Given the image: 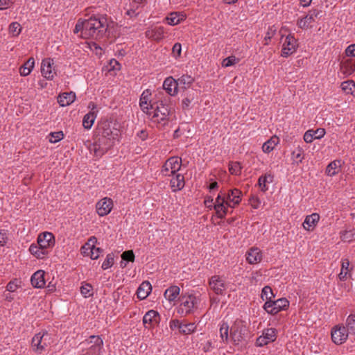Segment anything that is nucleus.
Instances as JSON below:
<instances>
[{
  "label": "nucleus",
  "instance_id": "1",
  "mask_svg": "<svg viewBox=\"0 0 355 355\" xmlns=\"http://www.w3.org/2000/svg\"><path fill=\"white\" fill-rule=\"evenodd\" d=\"M107 31V18L92 16L89 19H86L85 38L100 40L105 36Z\"/></svg>",
  "mask_w": 355,
  "mask_h": 355
},
{
  "label": "nucleus",
  "instance_id": "35",
  "mask_svg": "<svg viewBox=\"0 0 355 355\" xmlns=\"http://www.w3.org/2000/svg\"><path fill=\"white\" fill-rule=\"evenodd\" d=\"M229 329L230 327L227 322H223L220 326L219 334L221 338V342L224 344H227L230 340L229 337Z\"/></svg>",
  "mask_w": 355,
  "mask_h": 355
},
{
  "label": "nucleus",
  "instance_id": "40",
  "mask_svg": "<svg viewBox=\"0 0 355 355\" xmlns=\"http://www.w3.org/2000/svg\"><path fill=\"white\" fill-rule=\"evenodd\" d=\"M268 178H270V181L272 182L273 175L271 174H266L259 178L258 185L261 188V191L266 192L268 190L266 183L268 182Z\"/></svg>",
  "mask_w": 355,
  "mask_h": 355
},
{
  "label": "nucleus",
  "instance_id": "63",
  "mask_svg": "<svg viewBox=\"0 0 355 355\" xmlns=\"http://www.w3.org/2000/svg\"><path fill=\"white\" fill-rule=\"evenodd\" d=\"M345 54L348 57H355V44H351L347 47Z\"/></svg>",
  "mask_w": 355,
  "mask_h": 355
},
{
  "label": "nucleus",
  "instance_id": "56",
  "mask_svg": "<svg viewBox=\"0 0 355 355\" xmlns=\"http://www.w3.org/2000/svg\"><path fill=\"white\" fill-rule=\"evenodd\" d=\"M9 31L13 35H18L21 31V26L18 22H12L9 26Z\"/></svg>",
  "mask_w": 355,
  "mask_h": 355
},
{
  "label": "nucleus",
  "instance_id": "14",
  "mask_svg": "<svg viewBox=\"0 0 355 355\" xmlns=\"http://www.w3.org/2000/svg\"><path fill=\"white\" fill-rule=\"evenodd\" d=\"M198 92L196 89H187L186 92H182V108L188 110L190 108L191 104L196 101L198 99Z\"/></svg>",
  "mask_w": 355,
  "mask_h": 355
},
{
  "label": "nucleus",
  "instance_id": "52",
  "mask_svg": "<svg viewBox=\"0 0 355 355\" xmlns=\"http://www.w3.org/2000/svg\"><path fill=\"white\" fill-rule=\"evenodd\" d=\"M121 259L126 262H133L135 261V254L132 250H125L121 254Z\"/></svg>",
  "mask_w": 355,
  "mask_h": 355
},
{
  "label": "nucleus",
  "instance_id": "7",
  "mask_svg": "<svg viewBox=\"0 0 355 355\" xmlns=\"http://www.w3.org/2000/svg\"><path fill=\"white\" fill-rule=\"evenodd\" d=\"M182 159L178 157H171L164 163L162 168L163 175H175L181 168Z\"/></svg>",
  "mask_w": 355,
  "mask_h": 355
},
{
  "label": "nucleus",
  "instance_id": "29",
  "mask_svg": "<svg viewBox=\"0 0 355 355\" xmlns=\"http://www.w3.org/2000/svg\"><path fill=\"white\" fill-rule=\"evenodd\" d=\"M262 258L261 251L258 248H251L247 253L246 259L250 264L261 261Z\"/></svg>",
  "mask_w": 355,
  "mask_h": 355
},
{
  "label": "nucleus",
  "instance_id": "16",
  "mask_svg": "<svg viewBox=\"0 0 355 355\" xmlns=\"http://www.w3.org/2000/svg\"><path fill=\"white\" fill-rule=\"evenodd\" d=\"M160 315L155 310L148 311L143 318V323L146 328H151L159 322Z\"/></svg>",
  "mask_w": 355,
  "mask_h": 355
},
{
  "label": "nucleus",
  "instance_id": "57",
  "mask_svg": "<svg viewBox=\"0 0 355 355\" xmlns=\"http://www.w3.org/2000/svg\"><path fill=\"white\" fill-rule=\"evenodd\" d=\"M20 283H21V282L19 279H15L10 281L7 284L6 288L10 292H14L19 286Z\"/></svg>",
  "mask_w": 355,
  "mask_h": 355
},
{
  "label": "nucleus",
  "instance_id": "41",
  "mask_svg": "<svg viewBox=\"0 0 355 355\" xmlns=\"http://www.w3.org/2000/svg\"><path fill=\"white\" fill-rule=\"evenodd\" d=\"M196 325L194 323H183L180 329V334L183 335H189L196 331Z\"/></svg>",
  "mask_w": 355,
  "mask_h": 355
},
{
  "label": "nucleus",
  "instance_id": "47",
  "mask_svg": "<svg viewBox=\"0 0 355 355\" xmlns=\"http://www.w3.org/2000/svg\"><path fill=\"white\" fill-rule=\"evenodd\" d=\"M91 341L90 343H94L91 347L90 349H98L100 350L101 347L103 345V340L99 337L96 336H90Z\"/></svg>",
  "mask_w": 355,
  "mask_h": 355
},
{
  "label": "nucleus",
  "instance_id": "43",
  "mask_svg": "<svg viewBox=\"0 0 355 355\" xmlns=\"http://www.w3.org/2000/svg\"><path fill=\"white\" fill-rule=\"evenodd\" d=\"M261 297L266 302L272 300V298L275 297L272 290L269 286H266L262 288Z\"/></svg>",
  "mask_w": 355,
  "mask_h": 355
},
{
  "label": "nucleus",
  "instance_id": "33",
  "mask_svg": "<svg viewBox=\"0 0 355 355\" xmlns=\"http://www.w3.org/2000/svg\"><path fill=\"white\" fill-rule=\"evenodd\" d=\"M241 191L237 189L230 190V193L227 195V201L231 204L233 202L232 206H235L239 204L241 200Z\"/></svg>",
  "mask_w": 355,
  "mask_h": 355
},
{
  "label": "nucleus",
  "instance_id": "6",
  "mask_svg": "<svg viewBox=\"0 0 355 355\" xmlns=\"http://www.w3.org/2000/svg\"><path fill=\"white\" fill-rule=\"evenodd\" d=\"M112 123L105 121L98 125L97 128V135L110 140H116L119 135V130L116 128L112 127Z\"/></svg>",
  "mask_w": 355,
  "mask_h": 355
},
{
  "label": "nucleus",
  "instance_id": "31",
  "mask_svg": "<svg viewBox=\"0 0 355 355\" xmlns=\"http://www.w3.org/2000/svg\"><path fill=\"white\" fill-rule=\"evenodd\" d=\"M180 291L178 286H171L165 291L164 295L168 301L172 302L180 295Z\"/></svg>",
  "mask_w": 355,
  "mask_h": 355
},
{
  "label": "nucleus",
  "instance_id": "21",
  "mask_svg": "<svg viewBox=\"0 0 355 355\" xmlns=\"http://www.w3.org/2000/svg\"><path fill=\"white\" fill-rule=\"evenodd\" d=\"M45 272L44 270H39L36 271L31 277V282L33 287L37 288H43L46 282L44 279Z\"/></svg>",
  "mask_w": 355,
  "mask_h": 355
},
{
  "label": "nucleus",
  "instance_id": "37",
  "mask_svg": "<svg viewBox=\"0 0 355 355\" xmlns=\"http://www.w3.org/2000/svg\"><path fill=\"white\" fill-rule=\"evenodd\" d=\"M96 114L94 112H89L86 114L83 120V125L85 129H90L94 123L96 119Z\"/></svg>",
  "mask_w": 355,
  "mask_h": 355
},
{
  "label": "nucleus",
  "instance_id": "54",
  "mask_svg": "<svg viewBox=\"0 0 355 355\" xmlns=\"http://www.w3.org/2000/svg\"><path fill=\"white\" fill-rule=\"evenodd\" d=\"M92 286L89 284H86L80 287L81 294L85 297H89L93 295L92 293Z\"/></svg>",
  "mask_w": 355,
  "mask_h": 355
},
{
  "label": "nucleus",
  "instance_id": "61",
  "mask_svg": "<svg viewBox=\"0 0 355 355\" xmlns=\"http://www.w3.org/2000/svg\"><path fill=\"white\" fill-rule=\"evenodd\" d=\"M313 130H307L305 133H304V140L306 142V143H311L313 139H315L314 137H313Z\"/></svg>",
  "mask_w": 355,
  "mask_h": 355
},
{
  "label": "nucleus",
  "instance_id": "3",
  "mask_svg": "<svg viewBox=\"0 0 355 355\" xmlns=\"http://www.w3.org/2000/svg\"><path fill=\"white\" fill-rule=\"evenodd\" d=\"M230 335L234 345L247 343L250 338V333L246 322L241 319H236L230 328Z\"/></svg>",
  "mask_w": 355,
  "mask_h": 355
},
{
  "label": "nucleus",
  "instance_id": "62",
  "mask_svg": "<svg viewBox=\"0 0 355 355\" xmlns=\"http://www.w3.org/2000/svg\"><path fill=\"white\" fill-rule=\"evenodd\" d=\"M326 132L324 128H318L315 130H313V137L315 139H320L323 137L325 135Z\"/></svg>",
  "mask_w": 355,
  "mask_h": 355
},
{
  "label": "nucleus",
  "instance_id": "19",
  "mask_svg": "<svg viewBox=\"0 0 355 355\" xmlns=\"http://www.w3.org/2000/svg\"><path fill=\"white\" fill-rule=\"evenodd\" d=\"M164 27L158 26L154 27L152 28H148L145 32V35L147 38L155 40L156 42H159L164 37Z\"/></svg>",
  "mask_w": 355,
  "mask_h": 355
},
{
  "label": "nucleus",
  "instance_id": "18",
  "mask_svg": "<svg viewBox=\"0 0 355 355\" xmlns=\"http://www.w3.org/2000/svg\"><path fill=\"white\" fill-rule=\"evenodd\" d=\"M209 284L216 295H223L225 286L224 281L218 275H214L209 279Z\"/></svg>",
  "mask_w": 355,
  "mask_h": 355
},
{
  "label": "nucleus",
  "instance_id": "30",
  "mask_svg": "<svg viewBox=\"0 0 355 355\" xmlns=\"http://www.w3.org/2000/svg\"><path fill=\"white\" fill-rule=\"evenodd\" d=\"M228 207H234L227 200L223 199L220 203L214 204V208L216 211V214L219 218H225L227 212V208L225 207L224 204Z\"/></svg>",
  "mask_w": 355,
  "mask_h": 355
},
{
  "label": "nucleus",
  "instance_id": "32",
  "mask_svg": "<svg viewBox=\"0 0 355 355\" xmlns=\"http://www.w3.org/2000/svg\"><path fill=\"white\" fill-rule=\"evenodd\" d=\"M35 60L33 58H30L21 67L19 72L21 76H26L29 75L34 68Z\"/></svg>",
  "mask_w": 355,
  "mask_h": 355
},
{
  "label": "nucleus",
  "instance_id": "27",
  "mask_svg": "<svg viewBox=\"0 0 355 355\" xmlns=\"http://www.w3.org/2000/svg\"><path fill=\"white\" fill-rule=\"evenodd\" d=\"M184 178L182 174H176L171 180V187L173 192L182 190L184 187Z\"/></svg>",
  "mask_w": 355,
  "mask_h": 355
},
{
  "label": "nucleus",
  "instance_id": "36",
  "mask_svg": "<svg viewBox=\"0 0 355 355\" xmlns=\"http://www.w3.org/2000/svg\"><path fill=\"white\" fill-rule=\"evenodd\" d=\"M279 142V138L276 136L271 137L269 140L265 142L262 146V150L264 153L271 152Z\"/></svg>",
  "mask_w": 355,
  "mask_h": 355
},
{
  "label": "nucleus",
  "instance_id": "12",
  "mask_svg": "<svg viewBox=\"0 0 355 355\" xmlns=\"http://www.w3.org/2000/svg\"><path fill=\"white\" fill-rule=\"evenodd\" d=\"M113 207V201L110 198H103L96 205V209L100 216H107L110 213Z\"/></svg>",
  "mask_w": 355,
  "mask_h": 355
},
{
  "label": "nucleus",
  "instance_id": "13",
  "mask_svg": "<svg viewBox=\"0 0 355 355\" xmlns=\"http://www.w3.org/2000/svg\"><path fill=\"white\" fill-rule=\"evenodd\" d=\"M37 244L44 250L52 248L55 245V237L51 232H45L39 234Z\"/></svg>",
  "mask_w": 355,
  "mask_h": 355
},
{
  "label": "nucleus",
  "instance_id": "28",
  "mask_svg": "<svg viewBox=\"0 0 355 355\" xmlns=\"http://www.w3.org/2000/svg\"><path fill=\"white\" fill-rule=\"evenodd\" d=\"M29 252L37 259H44L49 254L47 250L43 249V248L40 246L37 243L31 244L29 248Z\"/></svg>",
  "mask_w": 355,
  "mask_h": 355
},
{
  "label": "nucleus",
  "instance_id": "20",
  "mask_svg": "<svg viewBox=\"0 0 355 355\" xmlns=\"http://www.w3.org/2000/svg\"><path fill=\"white\" fill-rule=\"evenodd\" d=\"M194 78L189 75H182L178 79V90L180 92H186L187 89H194L191 86L194 82Z\"/></svg>",
  "mask_w": 355,
  "mask_h": 355
},
{
  "label": "nucleus",
  "instance_id": "64",
  "mask_svg": "<svg viewBox=\"0 0 355 355\" xmlns=\"http://www.w3.org/2000/svg\"><path fill=\"white\" fill-rule=\"evenodd\" d=\"M310 24L308 19H306V16L297 21V25L301 28H308Z\"/></svg>",
  "mask_w": 355,
  "mask_h": 355
},
{
  "label": "nucleus",
  "instance_id": "48",
  "mask_svg": "<svg viewBox=\"0 0 355 355\" xmlns=\"http://www.w3.org/2000/svg\"><path fill=\"white\" fill-rule=\"evenodd\" d=\"M349 265V262L347 259H345L342 263L341 271L338 275V277L341 281H344L347 278Z\"/></svg>",
  "mask_w": 355,
  "mask_h": 355
},
{
  "label": "nucleus",
  "instance_id": "60",
  "mask_svg": "<svg viewBox=\"0 0 355 355\" xmlns=\"http://www.w3.org/2000/svg\"><path fill=\"white\" fill-rule=\"evenodd\" d=\"M182 322H180V320H177V319L172 320L170 322V328L172 330L177 329L178 330L179 333L180 334V329L182 327Z\"/></svg>",
  "mask_w": 355,
  "mask_h": 355
},
{
  "label": "nucleus",
  "instance_id": "44",
  "mask_svg": "<svg viewBox=\"0 0 355 355\" xmlns=\"http://www.w3.org/2000/svg\"><path fill=\"white\" fill-rule=\"evenodd\" d=\"M323 17V12L321 10L318 9H312L309 13L306 15V19L310 23H312L315 21V18L321 19Z\"/></svg>",
  "mask_w": 355,
  "mask_h": 355
},
{
  "label": "nucleus",
  "instance_id": "26",
  "mask_svg": "<svg viewBox=\"0 0 355 355\" xmlns=\"http://www.w3.org/2000/svg\"><path fill=\"white\" fill-rule=\"evenodd\" d=\"M76 99V94L73 92H65L60 94L58 102L60 106L64 107L71 104Z\"/></svg>",
  "mask_w": 355,
  "mask_h": 355
},
{
  "label": "nucleus",
  "instance_id": "34",
  "mask_svg": "<svg viewBox=\"0 0 355 355\" xmlns=\"http://www.w3.org/2000/svg\"><path fill=\"white\" fill-rule=\"evenodd\" d=\"M341 166V160L336 159L329 164L326 168V173L329 176L335 175L338 173V168Z\"/></svg>",
  "mask_w": 355,
  "mask_h": 355
},
{
  "label": "nucleus",
  "instance_id": "11",
  "mask_svg": "<svg viewBox=\"0 0 355 355\" xmlns=\"http://www.w3.org/2000/svg\"><path fill=\"white\" fill-rule=\"evenodd\" d=\"M297 47V40L291 34H289L286 36L285 42L283 44L282 55L283 57L287 58L296 51Z\"/></svg>",
  "mask_w": 355,
  "mask_h": 355
},
{
  "label": "nucleus",
  "instance_id": "59",
  "mask_svg": "<svg viewBox=\"0 0 355 355\" xmlns=\"http://www.w3.org/2000/svg\"><path fill=\"white\" fill-rule=\"evenodd\" d=\"M182 52V46L180 43H175L172 49V53L173 56L177 58L180 57Z\"/></svg>",
  "mask_w": 355,
  "mask_h": 355
},
{
  "label": "nucleus",
  "instance_id": "23",
  "mask_svg": "<svg viewBox=\"0 0 355 355\" xmlns=\"http://www.w3.org/2000/svg\"><path fill=\"white\" fill-rule=\"evenodd\" d=\"M151 96V92L150 89H146L143 92L141 98H140V107L141 110L146 112L147 114L150 115L151 112H150V101L149 97Z\"/></svg>",
  "mask_w": 355,
  "mask_h": 355
},
{
  "label": "nucleus",
  "instance_id": "2",
  "mask_svg": "<svg viewBox=\"0 0 355 355\" xmlns=\"http://www.w3.org/2000/svg\"><path fill=\"white\" fill-rule=\"evenodd\" d=\"M153 110V118L160 117L161 121H164L171 114L174 108L171 103V98L168 96L164 98H157V101H150V111Z\"/></svg>",
  "mask_w": 355,
  "mask_h": 355
},
{
  "label": "nucleus",
  "instance_id": "49",
  "mask_svg": "<svg viewBox=\"0 0 355 355\" xmlns=\"http://www.w3.org/2000/svg\"><path fill=\"white\" fill-rule=\"evenodd\" d=\"M86 24V19L83 20L82 19H79L75 26L73 29L74 33H78V32H81L82 36L85 37V26Z\"/></svg>",
  "mask_w": 355,
  "mask_h": 355
},
{
  "label": "nucleus",
  "instance_id": "42",
  "mask_svg": "<svg viewBox=\"0 0 355 355\" xmlns=\"http://www.w3.org/2000/svg\"><path fill=\"white\" fill-rule=\"evenodd\" d=\"M341 240L344 242H351L355 240V228L350 230H345L340 232Z\"/></svg>",
  "mask_w": 355,
  "mask_h": 355
},
{
  "label": "nucleus",
  "instance_id": "53",
  "mask_svg": "<svg viewBox=\"0 0 355 355\" xmlns=\"http://www.w3.org/2000/svg\"><path fill=\"white\" fill-rule=\"evenodd\" d=\"M49 136V141L53 144L60 141L64 138V134L62 131L51 132Z\"/></svg>",
  "mask_w": 355,
  "mask_h": 355
},
{
  "label": "nucleus",
  "instance_id": "25",
  "mask_svg": "<svg viewBox=\"0 0 355 355\" xmlns=\"http://www.w3.org/2000/svg\"><path fill=\"white\" fill-rule=\"evenodd\" d=\"M44 334L38 333L34 336L32 338L31 345L33 349L35 352L41 354L45 349L46 344H42V338L44 337Z\"/></svg>",
  "mask_w": 355,
  "mask_h": 355
},
{
  "label": "nucleus",
  "instance_id": "55",
  "mask_svg": "<svg viewBox=\"0 0 355 355\" xmlns=\"http://www.w3.org/2000/svg\"><path fill=\"white\" fill-rule=\"evenodd\" d=\"M276 31H277V29L275 27V26H269L268 27V31H267L266 35V36L264 37V40L266 41L265 45H268V41H270L271 40V38L273 37V35L275 34Z\"/></svg>",
  "mask_w": 355,
  "mask_h": 355
},
{
  "label": "nucleus",
  "instance_id": "50",
  "mask_svg": "<svg viewBox=\"0 0 355 355\" xmlns=\"http://www.w3.org/2000/svg\"><path fill=\"white\" fill-rule=\"evenodd\" d=\"M239 62V59L234 55L229 56L225 58L222 62V67H229Z\"/></svg>",
  "mask_w": 355,
  "mask_h": 355
},
{
  "label": "nucleus",
  "instance_id": "8",
  "mask_svg": "<svg viewBox=\"0 0 355 355\" xmlns=\"http://www.w3.org/2000/svg\"><path fill=\"white\" fill-rule=\"evenodd\" d=\"M114 141V140H110L108 138L97 135V138L93 144L95 155L96 156L103 155L113 146Z\"/></svg>",
  "mask_w": 355,
  "mask_h": 355
},
{
  "label": "nucleus",
  "instance_id": "10",
  "mask_svg": "<svg viewBox=\"0 0 355 355\" xmlns=\"http://www.w3.org/2000/svg\"><path fill=\"white\" fill-rule=\"evenodd\" d=\"M277 338V330L270 328L264 330L263 334L258 337L256 340V346L263 347L270 343L275 341Z\"/></svg>",
  "mask_w": 355,
  "mask_h": 355
},
{
  "label": "nucleus",
  "instance_id": "17",
  "mask_svg": "<svg viewBox=\"0 0 355 355\" xmlns=\"http://www.w3.org/2000/svg\"><path fill=\"white\" fill-rule=\"evenodd\" d=\"M163 88L170 96H175L179 91L178 80L171 76L166 78L164 81Z\"/></svg>",
  "mask_w": 355,
  "mask_h": 355
},
{
  "label": "nucleus",
  "instance_id": "9",
  "mask_svg": "<svg viewBox=\"0 0 355 355\" xmlns=\"http://www.w3.org/2000/svg\"><path fill=\"white\" fill-rule=\"evenodd\" d=\"M349 333L343 325H336L331 329V340L336 345H341L345 343Z\"/></svg>",
  "mask_w": 355,
  "mask_h": 355
},
{
  "label": "nucleus",
  "instance_id": "58",
  "mask_svg": "<svg viewBox=\"0 0 355 355\" xmlns=\"http://www.w3.org/2000/svg\"><path fill=\"white\" fill-rule=\"evenodd\" d=\"M89 252H91L90 258L92 259H97L100 254L103 252V250L100 248L92 247Z\"/></svg>",
  "mask_w": 355,
  "mask_h": 355
},
{
  "label": "nucleus",
  "instance_id": "38",
  "mask_svg": "<svg viewBox=\"0 0 355 355\" xmlns=\"http://www.w3.org/2000/svg\"><path fill=\"white\" fill-rule=\"evenodd\" d=\"M340 87L342 90L347 94L354 95V93L355 92V82L354 80H348L344 81L341 83Z\"/></svg>",
  "mask_w": 355,
  "mask_h": 355
},
{
  "label": "nucleus",
  "instance_id": "4",
  "mask_svg": "<svg viewBox=\"0 0 355 355\" xmlns=\"http://www.w3.org/2000/svg\"><path fill=\"white\" fill-rule=\"evenodd\" d=\"M179 300L180 305L178 312L181 314H184L185 315L193 313V309L198 303V299L193 294H182L179 297Z\"/></svg>",
  "mask_w": 355,
  "mask_h": 355
},
{
  "label": "nucleus",
  "instance_id": "45",
  "mask_svg": "<svg viewBox=\"0 0 355 355\" xmlns=\"http://www.w3.org/2000/svg\"><path fill=\"white\" fill-rule=\"evenodd\" d=\"M346 329L349 334L355 335V315H349L346 320Z\"/></svg>",
  "mask_w": 355,
  "mask_h": 355
},
{
  "label": "nucleus",
  "instance_id": "51",
  "mask_svg": "<svg viewBox=\"0 0 355 355\" xmlns=\"http://www.w3.org/2000/svg\"><path fill=\"white\" fill-rule=\"evenodd\" d=\"M114 255L113 253L108 254L106 257V259L103 261L102 264V268L103 270H107L112 266L114 264Z\"/></svg>",
  "mask_w": 355,
  "mask_h": 355
},
{
  "label": "nucleus",
  "instance_id": "15",
  "mask_svg": "<svg viewBox=\"0 0 355 355\" xmlns=\"http://www.w3.org/2000/svg\"><path fill=\"white\" fill-rule=\"evenodd\" d=\"M53 60L51 58H46L42 62L41 73L47 80H52L55 74L54 69H53Z\"/></svg>",
  "mask_w": 355,
  "mask_h": 355
},
{
  "label": "nucleus",
  "instance_id": "5",
  "mask_svg": "<svg viewBox=\"0 0 355 355\" xmlns=\"http://www.w3.org/2000/svg\"><path fill=\"white\" fill-rule=\"evenodd\" d=\"M289 307V301L286 298H279L277 300L266 302L263 308L270 315H275L282 310H286Z\"/></svg>",
  "mask_w": 355,
  "mask_h": 355
},
{
  "label": "nucleus",
  "instance_id": "46",
  "mask_svg": "<svg viewBox=\"0 0 355 355\" xmlns=\"http://www.w3.org/2000/svg\"><path fill=\"white\" fill-rule=\"evenodd\" d=\"M241 164L239 162H230L229 164V171L232 175H239L241 173Z\"/></svg>",
  "mask_w": 355,
  "mask_h": 355
},
{
  "label": "nucleus",
  "instance_id": "39",
  "mask_svg": "<svg viewBox=\"0 0 355 355\" xmlns=\"http://www.w3.org/2000/svg\"><path fill=\"white\" fill-rule=\"evenodd\" d=\"M184 18L185 15H180L178 12H172L166 17V20L169 25L174 26L180 23Z\"/></svg>",
  "mask_w": 355,
  "mask_h": 355
},
{
  "label": "nucleus",
  "instance_id": "22",
  "mask_svg": "<svg viewBox=\"0 0 355 355\" xmlns=\"http://www.w3.org/2000/svg\"><path fill=\"white\" fill-rule=\"evenodd\" d=\"M319 220L320 215L317 213H313L311 215H309L306 217L303 223V227L306 230L313 231L315 229Z\"/></svg>",
  "mask_w": 355,
  "mask_h": 355
},
{
  "label": "nucleus",
  "instance_id": "24",
  "mask_svg": "<svg viewBox=\"0 0 355 355\" xmlns=\"http://www.w3.org/2000/svg\"><path fill=\"white\" fill-rule=\"evenodd\" d=\"M152 291V286L149 282H143L137 291V295L139 300L146 299Z\"/></svg>",
  "mask_w": 355,
  "mask_h": 355
}]
</instances>
